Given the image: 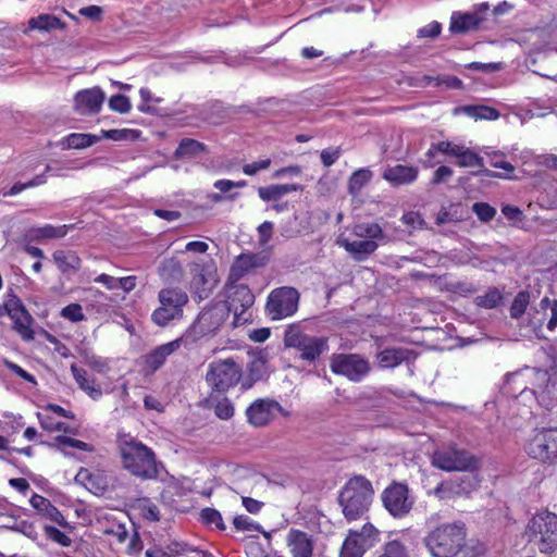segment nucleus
I'll return each mask as SVG.
<instances>
[{"label":"nucleus","instance_id":"5","mask_svg":"<svg viewBox=\"0 0 557 557\" xmlns=\"http://www.w3.org/2000/svg\"><path fill=\"white\" fill-rule=\"evenodd\" d=\"M160 306L151 313V321L158 326H166L174 320L183 318L188 295L180 287H165L158 293Z\"/></svg>","mask_w":557,"mask_h":557},{"label":"nucleus","instance_id":"22","mask_svg":"<svg viewBox=\"0 0 557 557\" xmlns=\"http://www.w3.org/2000/svg\"><path fill=\"white\" fill-rule=\"evenodd\" d=\"M71 373L82 391H84L91 399L99 400L102 397L103 391L99 384L96 383L95 377L88 375L87 371L78 368L75 363L71 364Z\"/></svg>","mask_w":557,"mask_h":557},{"label":"nucleus","instance_id":"43","mask_svg":"<svg viewBox=\"0 0 557 557\" xmlns=\"http://www.w3.org/2000/svg\"><path fill=\"white\" fill-rule=\"evenodd\" d=\"M530 302V294L525 290L519 292L510 306V315L512 319H520L527 311Z\"/></svg>","mask_w":557,"mask_h":557},{"label":"nucleus","instance_id":"57","mask_svg":"<svg viewBox=\"0 0 557 557\" xmlns=\"http://www.w3.org/2000/svg\"><path fill=\"white\" fill-rule=\"evenodd\" d=\"M53 257L59 268L63 271L76 269L78 265V258L74 255L66 256L63 252H55Z\"/></svg>","mask_w":557,"mask_h":557},{"label":"nucleus","instance_id":"12","mask_svg":"<svg viewBox=\"0 0 557 557\" xmlns=\"http://www.w3.org/2000/svg\"><path fill=\"white\" fill-rule=\"evenodd\" d=\"M432 465L448 472L474 471L479 467V460L467 450L453 447L434 451Z\"/></svg>","mask_w":557,"mask_h":557},{"label":"nucleus","instance_id":"44","mask_svg":"<svg viewBox=\"0 0 557 557\" xmlns=\"http://www.w3.org/2000/svg\"><path fill=\"white\" fill-rule=\"evenodd\" d=\"M182 272L181 263L174 259L164 260L159 268L160 276L166 281L180 278Z\"/></svg>","mask_w":557,"mask_h":557},{"label":"nucleus","instance_id":"1","mask_svg":"<svg viewBox=\"0 0 557 557\" xmlns=\"http://www.w3.org/2000/svg\"><path fill=\"white\" fill-rule=\"evenodd\" d=\"M121 458L124 469L141 480L165 482L169 476V472L163 463L157 460L153 450L141 442H125L121 447Z\"/></svg>","mask_w":557,"mask_h":557},{"label":"nucleus","instance_id":"8","mask_svg":"<svg viewBox=\"0 0 557 557\" xmlns=\"http://www.w3.org/2000/svg\"><path fill=\"white\" fill-rule=\"evenodd\" d=\"M225 302L228 312L234 314V325H243L249 320L246 311L253 305L255 295L246 284L226 281L224 286Z\"/></svg>","mask_w":557,"mask_h":557},{"label":"nucleus","instance_id":"53","mask_svg":"<svg viewBox=\"0 0 557 557\" xmlns=\"http://www.w3.org/2000/svg\"><path fill=\"white\" fill-rule=\"evenodd\" d=\"M377 534L379 531L370 523L364 524L360 531H357L359 539L362 543H366L369 548L376 542Z\"/></svg>","mask_w":557,"mask_h":557},{"label":"nucleus","instance_id":"17","mask_svg":"<svg viewBox=\"0 0 557 557\" xmlns=\"http://www.w3.org/2000/svg\"><path fill=\"white\" fill-rule=\"evenodd\" d=\"M381 498L384 507L395 518L409 513L414 504L409 490H384Z\"/></svg>","mask_w":557,"mask_h":557},{"label":"nucleus","instance_id":"2","mask_svg":"<svg viewBox=\"0 0 557 557\" xmlns=\"http://www.w3.org/2000/svg\"><path fill=\"white\" fill-rule=\"evenodd\" d=\"M467 530L463 523H443L431 530L424 544L432 557H456L466 547Z\"/></svg>","mask_w":557,"mask_h":557},{"label":"nucleus","instance_id":"64","mask_svg":"<svg viewBox=\"0 0 557 557\" xmlns=\"http://www.w3.org/2000/svg\"><path fill=\"white\" fill-rule=\"evenodd\" d=\"M442 25L434 21L429 23L428 25L421 27L418 30V37L420 38H435L441 34Z\"/></svg>","mask_w":557,"mask_h":557},{"label":"nucleus","instance_id":"14","mask_svg":"<svg viewBox=\"0 0 557 557\" xmlns=\"http://www.w3.org/2000/svg\"><path fill=\"white\" fill-rule=\"evenodd\" d=\"M3 308L13 322V330L24 339L33 341L35 333L32 329L33 317L26 310L22 300L13 295L3 305Z\"/></svg>","mask_w":557,"mask_h":557},{"label":"nucleus","instance_id":"32","mask_svg":"<svg viewBox=\"0 0 557 557\" xmlns=\"http://www.w3.org/2000/svg\"><path fill=\"white\" fill-rule=\"evenodd\" d=\"M373 173L369 168H361L349 176L347 190L352 197H357L363 187L370 183Z\"/></svg>","mask_w":557,"mask_h":557},{"label":"nucleus","instance_id":"33","mask_svg":"<svg viewBox=\"0 0 557 557\" xmlns=\"http://www.w3.org/2000/svg\"><path fill=\"white\" fill-rule=\"evenodd\" d=\"M166 209L187 210L191 212H206L212 209V206L208 203H194L190 200L176 195L173 199L164 202Z\"/></svg>","mask_w":557,"mask_h":557},{"label":"nucleus","instance_id":"34","mask_svg":"<svg viewBox=\"0 0 557 557\" xmlns=\"http://www.w3.org/2000/svg\"><path fill=\"white\" fill-rule=\"evenodd\" d=\"M206 151V145L191 138H183L176 150L175 157L177 158H186V157H196Z\"/></svg>","mask_w":557,"mask_h":557},{"label":"nucleus","instance_id":"56","mask_svg":"<svg viewBox=\"0 0 557 557\" xmlns=\"http://www.w3.org/2000/svg\"><path fill=\"white\" fill-rule=\"evenodd\" d=\"M401 221L404 224L413 230H422L425 225L422 215L416 211H408L404 213L401 216Z\"/></svg>","mask_w":557,"mask_h":557},{"label":"nucleus","instance_id":"16","mask_svg":"<svg viewBox=\"0 0 557 557\" xmlns=\"http://www.w3.org/2000/svg\"><path fill=\"white\" fill-rule=\"evenodd\" d=\"M418 352L406 347H388L376 352L375 361L380 369H395L405 363L409 369L413 366Z\"/></svg>","mask_w":557,"mask_h":557},{"label":"nucleus","instance_id":"49","mask_svg":"<svg viewBox=\"0 0 557 557\" xmlns=\"http://www.w3.org/2000/svg\"><path fill=\"white\" fill-rule=\"evenodd\" d=\"M441 151L438 150L437 143H432L429 149L425 151L423 157L420 159V163L424 169H432L435 165L441 163L438 159V154Z\"/></svg>","mask_w":557,"mask_h":557},{"label":"nucleus","instance_id":"62","mask_svg":"<svg viewBox=\"0 0 557 557\" xmlns=\"http://www.w3.org/2000/svg\"><path fill=\"white\" fill-rule=\"evenodd\" d=\"M270 165H271V159L267 158V159H262V160H259V161H253L251 163L245 164L243 166V172L246 175L253 176L259 171L267 170Z\"/></svg>","mask_w":557,"mask_h":557},{"label":"nucleus","instance_id":"47","mask_svg":"<svg viewBox=\"0 0 557 557\" xmlns=\"http://www.w3.org/2000/svg\"><path fill=\"white\" fill-rule=\"evenodd\" d=\"M472 212L484 223L492 221L496 215V209L487 202H474Z\"/></svg>","mask_w":557,"mask_h":557},{"label":"nucleus","instance_id":"24","mask_svg":"<svg viewBox=\"0 0 557 557\" xmlns=\"http://www.w3.org/2000/svg\"><path fill=\"white\" fill-rule=\"evenodd\" d=\"M304 186L300 184H273L258 188V196L264 202H277L287 194L294 191H302Z\"/></svg>","mask_w":557,"mask_h":557},{"label":"nucleus","instance_id":"48","mask_svg":"<svg viewBox=\"0 0 557 557\" xmlns=\"http://www.w3.org/2000/svg\"><path fill=\"white\" fill-rule=\"evenodd\" d=\"M234 412V405L227 397H222L214 406V413L221 420H230L233 418Z\"/></svg>","mask_w":557,"mask_h":557},{"label":"nucleus","instance_id":"45","mask_svg":"<svg viewBox=\"0 0 557 557\" xmlns=\"http://www.w3.org/2000/svg\"><path fill=\"white\" fill-rule=\"evenodd\" d=\"M99 479V474H95L87 468H81L74 476V482L82 487H101Z\"/></svg>","mask_w":557,"mask_h":557},{"label":"nucleus","instance_id":"21","mask_svg":"<svg viewBox=\"0 0 557 557\" xmlns=\"http://www.w3.org/2000/svg\"><path fill=\"white\" fill-rule=\"evenodd\" d=\"M286 541L293 557L312 556L313 542L307 533L292 529L287 534Z\"/></svg>","mask_w":557,"mask_h":557},{"label":"nucleus","instance_id":"46","mask_svg":"<svg viewBox=\"0 0 557 557\" xmlns=\"http://www.w3.org/2000/svg\"><path fill=\"white\" fill-rule=\"evenodd\" d=\"M200 520L206 525H214L219 530H225L223 518L220 511L214 508H203L200 511Z\"/></svg>","mask_w":557,"mask_h":557},{"label":"nucleus","instance_id":"27","mask_svg":"<svg viewBox=\"0 0 557 557\" xmlns=\"http://www.w3.org/2000/svg\"><path fill=\"white\" fill-rule=\"evenodd\" d=\"M342 246L348 251L357 261L366 260L371 253L377 249V243L374 240H352L343 242Z\"/></svg>","mask_w":557,"mask_h":557},{"label":"nucleus","instance_id":"29","mask_svg":"<svg viewBox=\"0 0 557 557\" xmlns=\"http://www.w3.org/2000/svg\"><path fill=\"white\" fill-rule=\"evenodd\" d=\"M485 154L488 158V163L492 168L495 169H502L506 173L505 175H502L499 173L490 171V170H483V174L487 177H504V178H510L511 174L515 171L513 165L505 160V154L502 151H492V152H485Z\"/></svg>","mask_w":557,"mask_h":557},{"label":"nucleus","instance_id":"58","mask_svg":"<svg viewBox=\"0 0 557 557\" xmlns=\"http://www.w3.org/2000/svg\"><path fill=\"white\" fill-rule=\"evenodd\" d=\"M541 308L545 309L549 307L550 318L547 322V330L554 331L557 327V300H550L548 297H544L541 300Z\"/></svg>","mask_w":557,"mask_h":557},{"label":"nucleus","instance_id":"54","mask_svg":"<svg viewBox=\"0 0 557 557\" xmlns=\"http://www.w3.org/2000/svg\"><path fill=\"white\" fill-rule=\"evenodd\" d=\"M342 154L341 147H329L321 151V162L325 168L332 166L339 159Z\"/></svg>","mask_w":557,"mask_h":557},{"label":"nucleus","instance_id":"59","mask_svg":"<svg viewBox=\"0 0 557 557\" xmlns=\"http://www.w3.org/2000/svg\"><path fill=\"white\" fill-rule=\"evenodd\" d=\"M139 96L141 99V103L138 104V111L143 113H152L153 109L148 106L150 101L159 102V98H153L151 91L147 87H141L139 89Z\"/></svg>","mask_w":557,"mask_h":557},{"label":"nucleus","instance_id":"52","mask_svg":"<svg viewBox=\"0 0 557 557\" xmlns=\"http://www.w3.org/2000/svg\"><path fill=\"white\" fill-rule=\"evenodd\" d=\"M61 317L71 322H81L85 320V314L79 304H70L62 308Z\"/></svg>","mask_w":557,"mask_h":557},{"label":"nucleus","instance_id":"15","mask_svg":"<svg viewBox=\"0 0 557 557\" xmlns=\"http://www.w3.org/2000/svg\"><path fill=\"white\" fill-rule=\"evenodd\" d=\"M490 11L488 2H481L473 7L471 11H455L450 16L449 30L453 34H465L469 30L476 29L480 24L486 20Z\"/></svg>","mask_w":557,"mask_h":557},{"label":"nucleus","instance_id":"42","mask_svg":"<svg viewBox=\"0 0 557 557\" xmlns=\"http://www.w3.org/2000/svg\"><path fill=\"white\" fill-rule=\"evenodd\" d=\"M377 557H409V550L403 542L392 540L383 545Z\"/></svg>","mask_w":557,"mask_h":557},{"label":"nucleus","instance_id":"20","mask_svg":"<svg viewBox=\"0 0 557 557\" xmlns=\"http://www.w3.org/2000/svg\"><path fill=\"white\" fill-rule=\"evenodd\" d=\"M419 170L417 166L396 164L387 166L382 176L393 186L409 185L417 181Z\"/></svg>","mask_w":557,"mask_h":557},{"label":"nucleus","instance_id":"18","mask_svg":"<svg viewBox=\"0 0 557 557\" xmlns=\"http://www.w3.org/2000/svg\"><path fill=\"white\" fill-rule=\"evenodd\" d=\"M280 410L282 406L276 400L259 398L246 409L247 421L257 428L264 426L272 420L274 412Z\"/></svg>","mask_w":557,"mask_h":557},{"label":"nucleus","instance_id":"28","mask_svg":"<svg viewBox=\"0 0 557 557\" xmlns=\"http://www.w3.org/2000/svg\"><path fill=\"white\" fill-rule=\"evenodd\" d=\"M257 267L256 256L250 253L239 255L231 265L227 281L238 282L250 270Z\"/></svg>","mask_w":557,"mask_h":557},{"label":"nucleus","instance_id":"37","mask_svg":"<svg viewBox=\"0 0 557 557\" xmlns=\"http://www.w3.org/2000/svg\"><path fill=\"white\" fill-rule=\"evenodd\" d=\"M268 374L267 362L263 358H255L248 366V377L250 383H244V388H249L252 383L263 380Z\"/></svg>","mask_w":557,"mask_h":557},{"label":"nucleus","instance_id":"41","mask_svg":"<svg viewBox=\"0 0 557 557\" xmlns=\"http://www.w3.org/2000/svg\"><path fill=\"white\" fill-rule=\"evenodd\" d=\"M50 446H54L61 450H64L67 447L76 448L82 451H90L91 446L88 443H85L83 441L72 438L65 435H58L54 437V441L52 444H49Z\"/></svg>","mask_w":557,"mask_h":557},{"label":"nucleus","instance_id":"38","mask_svg":"<svg viewBox=\"0 0 557 557\" xmlns=\"http://www.w3.org/2000/svg\"><path fill=\"white\" fill-rule=\"evenodd\" d=\"M65 144L71 149H84L95 145L99 137L92 134L73 133L65 137Z\"/></svg>","mask_w":557,"mask_h":557},{"label":"nucleus","instance_id":"10","mask_svg":"<svg viewBox=\"0 0 557 557\" xmlns=\"http://www.w3.org/2000/svg\"><path fill=\"white\" fill-rule=\"evenodd\" d=\"M242 368L231 358L210 363L206 381L212 391L224 393L237 385Z\"/></svg>","mask_w":557,"mask_h":557},{"label":"nucleus","instance_id":"50","mask_svg":"<svg viewBox=\"0 0 557 557\" xmlns=\"http://www.w3.org/2000/svg\"><path fill=\"white\" fill-rule=\"evenodd\" d=\"M109 108L112 111L124 114V113H128L131 111L132 104H131L128 97L121 95V94H116L110 98Z\"/></svg>","mask_w":557,"mask_h":557},{"label":"nucleus","instance_id":"31","mask_svg":"<svg viewBox=\"0 0 557 557\" xmlns=\"http://www.w3.org/2000/svg\"><path fill=\"white\" fill-rule=\"evenodd\" d=\"M367 549L369 547L359 539L357 531H350L342 545L339 557H362Z\"/></svg>","mask_w":557,"mask_h":557},{"label":"nucleus","instance_id":"51","mask_svg":"<svg viewBox=\"0 0 557 557\" xmlns=\"http://www.w3.org/2000/svg\"><path fill=\"white\" fill-rule=\"evenodd\" d=\"M44 531L49 540L60 544L61 546L66 547L70 546L72 543L71 537L66 535L64 532L57 529L55 527L45 525Z\"/></svg>","mask_w":557,"mask_h":557},{"label":"nucleus","instance_id":"7","mask_svg":"<svg viewBox=\"0 0 557 557\" xmlns=\"http://www.w3.org/2000/svg\"><path fill=\"white\" fill-rule=\"evenodd\" d=\"M284 343L286 347L296 349L299 358L309 363H315L329 350L326 337L309 335L298 330H288Z\"/></svg>","mask_w":557,"mask_h":557},{"label":"nucleus","instance_id":"36","mask_svg":"<svg viewBox=\"0 0 557 557\" xmlns=\"http://www.w3.org/2000/svg\"><path fill=\"white\" fill-rule=\"evenodd\" d=\"M352 233L358 237H364L367 240L383 238V230L377 223H359L352 228Z\"/></svg>","mask_w":557,"mask_h":557},{"label":"nucleus","instance_id":"60","mask_svg":"<svg viewBox=\"0 0 557 557\" xmlns=\"http://www.w3.org/2000/svg\"><path fill=\"white\" fill-rule=\"evenodd\" d=\"M233 524L240 531H260V525L244 515L236 516L233 520Z\"/></svg>","mask_w":557,"mask_h":557},{"label":"nucleus","instance_id":"25","mask_svg":"<svg viewBox=\"0 0 557 557\" xmlns=\"http://www.w3.org/2000/svg\"><path fill=\"white\" fill-rule=\"evenodd\" d=\"M536 373L542 372L540 370L530 369L529 367H525L524 369L506 374L504 393L507 394L508 396H517V394H519L523 385H527L528 379L531 376V374L533 375Z\"/></svg>","mask_w":557,"mask_h":557},{"label":"nucleus","instance_id":"61","mask_svg":"<svg viewBox=\"0 0 557 557\" xmlns=\"http://www.w3.org/2000/svg\"><path fill=\"white\" fill-rule=\"evenodd\" d=\"M180 544H175V547H168L166 549L152 547L146 550V557H176L180 554Z\"/></svg>","mask_w":557,"mask_h":557},{"label":"nucleus","instance_id":"23","mask_svg":"<svg viewBox=\"0 0 557 557\" xmlns=\"http://www.w3.org/2000/svg\"><path fill=\"white\" fill-rule=\"evenodd\" d=\"M181 345H183L182 336L175 341L156 347L146 356V364L149 369L156 371L161 368L166 358L172 355Z\"/></svg>","mask_w":557,"mask_h":557},{"label":"nucleus","instance_id":"63","mask_svg":"<svg viewBox=\"0 0 557 557\" xmlns=\"http://www.w3.org/2000/svg\"><path fill=\"white\" fill-rule=\"evenodd\" d=\"M84 362L90 367L92 370L101 373L106 369H108V362L102 357L96 356V355H86L84 357Z\"/></svg>","mask_w":557,"mask_h":557},{"label":"nucleus","instance_id":"9","mask_svg":"<svg viewBox=\"0 0 557 557\" xmlns=\"http://www.w3.org/2000/svg\"><path fill=\"white\" fill-rule=\"evenodd\" d=\"M527 454L544 463H557V428L536 429L525 446Z\"/></svg>","mask_w":557,"mask_h":557},{"label":"nucleus","instance_id":"19","mask_svg":"<svg viewBox=\"0 0 557 557\" xmlns=\"http://www.w3.org/2000/svg\"><path fill=\"white\" fill-rule=\"evenodd\" d=\"M104 98V92L100 87L83 89L74 97V108L83 115L97 114L102 108Z\"/></svg>","mask_w":557,"mask_h":557},{"label":"nucleus","instance_id":"13","mask_svg":"<svg viewBox=\"0 0 557 557\" xmlns=\"http://www.w3.org/2000/svg\"><path fill=\"white\" fill-rule=\"evenodd\" d=\"M372 490H342L338 502L347 520H356L368 511Z\"/></svg>","mask_w":557,"mask_h":557},{"label":"nucleus","instance_id":"39","mask_svg":"<svg viewBox=\"0 0 557 557\" xmlns=\"http://www.w3.org/2000/svg\"><path fill=\"white\" fill-rule=\"evenodd\" d=\"M73 228V225H51L46 224L40 226L34 231V234L38 238H62L64 237L70 230Z\"/></svg>","mask_w":557,"mask_h":557},{"label":"nucleus","instance_id":"4","mask_svg":"<svg viewBox=\"0 0 557 557\" xmlns=\"http://www.w3.org/2000/svg\"><path fill=\"white\" fill-rule=\"evenodd\" d=\"M524 536L541 553L550 554L557 549V515L548 510L534 515L528 522Z\"/></svg>","mask_w":557,"mask_h":557},{"label":"nucleus","instance_id":"40","mask_svg":"<svg viewBox=\"0 0 557 557\" xmlns=\"http://www.w3.org/2000/svg\"><path fill=\"white\" fill-rule=\"evenodd\" d=\"M455 158H457V164L461 168L483 166V158L465 146L460 148Z\"/></svg>","mask_w":557,"mask_h":557},{"label":"nucleus","instance_id":"55","mask_svg":"<svg viewBox=\"0 0 557 557\" xmlns=\"http://www.w3.org/2000/svg\"><path fill=\"white\" fill-rule=\"evenodd\" d=\"M137 131L133 129H108V131H101V137H104L107 139H111L114 141H122L127 140L129 138H133L134 134H136Z\"/></svg>","mask_w":557,"mask_h":557},{"label":"nucleus","instance_id":"35","mask_svg":"<svg viewBox=\"0 0 557 557\" xmlns=\"http://www.w3.org/2000/svg\"><path fill=\"white\" fill-rule=\"evenodd\" d=\"M503 294L497 287H490L484 295L476 296L474 304L484 309H494L503 302Z\"/></svg>","mask_w":557,"mask_h":557},{"label":"nucleus","instance_id":"30","mask_svg":"<svg viewBox=\"0 0 557 557\" xmlns=\"http://www.w3.org/2000/svg\"><path fill=\"white\" fill-rule=\"evenodd\" d=\"M65 26V23L59 17L48 13L39 14L28 21V28L32 30L50 32L64 29Z\"/></svg>","mask_w":557,"mask_h":557},{"label":"nucleus","instance_id":"26","mask_svg":"<svg viewBox=\"0 0 557 557\" xmlns=\"http://www.w3.org/2000/svg\"><path fill=\"white\" fill-rule=\"evenodd\" d=\"M455 114H465L474 120L494 121L499 117V111L485 104H467L455 109Z\"/></svg>","mask_w":557,"mask_h":557},{"label":"nucleus","instance_id":"6","mask_svg":"<svg viewBox=\"0 0 557 557\" xmlns=\"http://www.w3.org/2000/svg\"><path fill=\"white\" fill-rule=\"evenodd\" d=\"M299 299L300 294L295 287H276L267 297L265 314L272 321L290 318L298 310Z\"/></svg>","mask_w":557,"mask_h":557},{"label":"nucleus","instance_id":"11","mask_svg":"<svg viewBox=\"0 0 557 557\" xmlns=\"http://www.w3.org/2000/svg\"><path fill=\"white\" fill-rule=\"evenodd\" d=\"M333 373L343 375L351 382H361L371 370L369 361L358 354H337L331 359Z\"/></svg>","mask_w":557,"mask_h":557},{"label":"nucleus","instance_id":"3","mask_svg":"<svg viewBox=\"0 0 557 557\" xmlns=\"http://www.w3.org/2000/svg\"><path fill=\"white\" fill-rule=\"evenodd\" d=\"M223 302H215L203 308L197 320L182 335L183 345L191 349L201 338L213 335L228 317Z\"/></svg>","mask_w":557,"mask_h":557}]
</instances>
